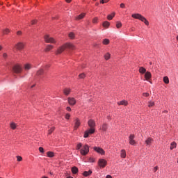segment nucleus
Instances as JSON below:
<instances>
[{"label": "nucleus", "instance_id": "nucleus-1", "mask_svg": "<svg viewBox=\"0 0 178 178\" xmlns=\"http://www.w3.org/2000/svg\"><path fill=\"white\" fill-rule=\"evenodd\" d=\"M132 17L134 19H138V20H140L141 22H143L146 26H149V22L144 16L141 15V14H133Z\"/></svg>", "mask_w": 178, "mask_h": 178}, {"label": "nucleus", "instance_id": "nucleus-2", "mask_svg": "<svg viewBox=\"0 0 178 178\" xmlns=\"http://www.w3.org/2000/svg\"><path fill=\"white\" fill-rule=\"evenodd\" d=\"M44 38L45 42L47 44H56V40L54 38L49 36V35H44Z\"/></svg>", "mask_w": 178, "mask_h": 178}, {"label": "nucleus", "instance_id": "nucleus-3", "mask_svg": "<svg viewBox=\"0 0 178 178\" xmlns=\"http://www.w3.org/2000/svg\"><path fill=\"white\" fill-rule=\"evenodd\" d=\"M80 152L83 156L87 155V154L90 152V147L88 146V145H83V147L81 149Z\"/></svg>", "mask_w": 178, "mask_h": 178}, {"label": "nucleus", "instance_id": "nucleus-4", "mask_svg": "<svg viewBox=\"0 0 178 178\" xmlns=\"http://www.w3.org/2000/svg\"><path fill=\"white\" fill-rule=\"evenodd\" d=\"M22 66H20V65L19 64H17L13 67V72L14 73H17V74L22 73Z\"/></svg>", "mask_w": 178, "mask_h": 178}, {"label": "nucleus", "instance_id": "nucleus-5", "mask_svg": "<svg viewBox=\"0 0 178 178\" xmlns=\"http://www.w3.org/2000/svg\"><path fill=\"white\" fill-rule=\"evenodd\" d=\"M108 162L106 161V160L104 159H99L98 161V165L100 168H102V169H104V168H105V166H106Z\"/></svg>", "mask_w": 178, "mask_h": 178}, {"label": "nucleus", "instance_id": "nucleus-6", "mask_svg": "<svg viewBox=\"0 0 178 178\" xmlns=\"http://www.w3.org/2000/svg\"><path fill=\"white\" fill-rule=\"evenodd\" d=\"M94 133H95V128H90L84 132L83 137L84 138H87L89 134H94Z\"/></svg>", "mask_w": 178, "mask_h": 178}, {"label": "nucleus", "instance_id": "nucleus-7", "mask_svg": "<svg viewBox=\"0 0 178 178\" xmlns=\"http://www.w3.org/2000/svg\"><path fill=\"white\" fill-rule=\"evenodd\" d=\"M93 149L94 151L97 152V154H101V155H105V151L104 150V149L99 147H94Z\"/></svg>", "mask_w": 178, "mask_h": 178}, {"label": "nucleus", "instance_id": "nucleus-8", "mask_svg": "<svg viewBox=\"0 0 178 178\" xmlns=\"http://www.w3.org/2000/svg\"><path fill=\"white\" fill-rule=\"evenodd\" d=\"M15 48L18 51H22L24 48V44L22 42H19L15 46Z\"/></svg>", "mask_w": 178, "mask_h": 178}, {"label": "nucleus", "instance_id": "nucleus-9", "mask_svg": "<svg viewBox=\"0 0 178 178\" xmlns=\"http://www.w3.org/2000/svg\"><path fill=\"white\" fill-rule=\"evenodd\" d=\"M65 49H66V47L65 46V44L58 47L57 49V51H56V55H60V54H62V52H63V51H65Z\"/></svg>", "mask_w": 178, "mask_h": 178}, {"label": "nucleus", "instance_id": "nucleus-10", "mask_svg": "<svg viewBox=\"0 0 178 178\" xmlns=\"http://www.w3.org/2000/svg\"><path fill=\"white\" fill-rule=\"evenodd\" d=\"M136 136H134V134H131L129 136V144L131 145H134V144H136V140H134Z\"/></svg>", "mask_w": 178, "mask_h": 178}, {"label": "nucleus", "instance_id": "nucleus-11", "mask_svg": "<svg viewBox=\"0 0 178 178\" xmlns=\"http://www.w3.org/2000/svg\"><path fill=\"white\" fill-rule=\"evenodd\" d=\"M64 45L65 48H67L68 49H72V51L76 49V46H74L73 43H66Z\"/></svg>", "mask_w": 178, "mask_h": 178}, {"label": "nucleus", "instance_id": "nucleus-12", "mask_svg": "<svg viewBox=\"0 0 178 178\" xmlns=\"http://www.w3.org/2000/svg\"><path fill=\"white\" fill-rule=\"evenodd\" d=\"M67 102L70 105H72V106L76 105V99L73 97H68Z\"/></svg>", "mask_w": 178, "mask_h": 178}, {"label": "nucleus", "instance_id": "nucleus-13", "mask_svg": "<svg viewBox=\"0 0 178 178\" xmlns=\"http://www.w3.org/2000/svg\"><path fill=\"white\" fill-rule=\"evenodd\" d=\"M89 127L95 129V121L94 120H89L88 122Z\"/></svg>", "mask_w": 178, "mask_h": 178}, {"label": "nucleus", "instance_id": "nucleus-14", "mask_svg": "<svg viewBox=\"0 0 178 178\" xmlns=\"http://www.w3.org/2000/svg\"><path fill=\"white\" fill-rule=\"evenodd\" d=\"M154 143V139L152 138H147L145 140L146 145H148L149 147L151 146V144Z\"/></svg>", "mask_w": 178, "mask_h": 178}, {"label": "nucleus", "instance_id": "nucleus-15", "mask_svg": "<svg viewBox=\"0 0 178 178\" xmlns=\"http://www.w3.org/2000/svg\"><path fill=\"white\" fill-rule=\"evenodd\" d=\"M151 77H152V75L151 74L150 72H145V80H147V81H148V80H149V79H151Z\"/></svg>", "mask_w": 178, "mask_h": 178}, {"label": "nucleus", "instance_id": "nucleus-16", "mask_svg": "<svg viewBox=\"0 0 178 178\" xmlns=\"http://www.w3.org/2000/svg\"><path fill=\"white\" fill-rule=\"evenodd\" d=\"M80 120L76 119L75 120V124H74V130H77V129H79V127H80Z\"/></svg>", "mask_w": 178, "mask_h": 178}, {"label": "nucleus", "instance_id": "nucleus-17", "mask_svg": "<svg viewBox=\"0 0 178 178\" xmlns=\"http://www.w3.org/2000/svg\"><path fill=\"white\" fill-rule=\"evenodd\" d=\"M33 67V65L30 63H26L24 65V70H30Z\"/></svg>", "mask_w": 178, "mask_h": 178}, {"label": "nucleus", "instance_id": "nucleus-18", "mask_svg": "<svg viewBox=\"0 0 178 178\" xmlns=\"http://www.w3.org/2000/svg\"><path fill=\"white\" fill-rule=\"evenodd\" d=\"M54 47L51 44H48L44 49V52H49L51 49H53Z\"/></svg>", "mask_w": 178, "mask_h": 178}, {"label": "nucleus", "instance_id": "nucleus-19", "mask_svg": "<svg viewBox=\"0 0 178 178\" xmlns=\"http://www.w3.org/2000/svg\"><path fill=\"white\" fill-rule=\"evenodd\" d=\"M72 172L73 173V175H77V173H79V168H77V167H72Z\"/></svg>", "mask_w": 178, "mask_h": 178}, {"label": "nucleus", "instance_id": "nucleus-20", "mask_svg": "<svg viewBox=\"0 0 178 178\" xmlns=\"http://www.w3.org/2000/svg\"><path fill=\"white\" fill-rule=\"evenodd\" d=\"M86 16V13H81L78 17H76V20H81V19H84Z\"/></svg>", "mask_w": 178, "mask_h": 178}, {"label": "nucleus", "instance_id": "nucleus-21", "mask_svg": "<svg viewBox=\"0 0 178 178\" xmlns=\"http://www.w3.org/2000/svg\"><path fill=\"white\" fill-rule=\"evenodd\" d=\"M146 72H147V70L144 68V67H140L139 68V73H140L141 74H144Z\"/></svg>", "mask_w": 178, "mask_h": 178}, {"label": "nucleus", "instance_id": "nucleus-22", "mask_svg": "<svg viewBox=\"0 0 178 178\" xmlns=\"http://www.w3.org/2000/svg\"><path fill=\"white\" fill-rule=\"evenodd\" d=\"M128 104H129V103H128L127 101H126V100H122V101H121V102H118V105H124V106H127Z\"/></svg>", "mask_w": 178, "mask_h": 178}, {"label": "nucleus", "instance_id": "nucleus-23", "mask_svg": "<svg viewBox=\"0 0 178 178\" xmlns=\"http://www.w3.org/2000/svg\"><path fill=\"white\" fill-rule=\"evenodd\" d=\"M44 74V69L40 68L37 72H36V76H41Z\"/></svg>", "mask_w": 178, "mask_h": 178}, {"label": "nucleus", "instance_id": "nucleus-24", "mask_svg": "<svg viewBox=\"0 0 178 178\" xmlns=\"http://www.w3.org/2000/svg\"><path fill=\"white\" fill-rule=\"evenodd\" d=\"M176 147H177V144L176 143V142H172L170 144V149H175V148H176Z\"/></svg>", "mask_w": 178, "mask_h": 178}, {"label": "nucleus", "instance_id": "nucleus-25", "mask_svg": "<svg viewBox=\"0 0 178 178\" xmlns=\"http://www.w3.org/2000/svg\"><path fill=\"white\" fill-rule=\"evenodd\" d=\"M92 173V171L89 170V171H85L83 173V175L85 176V177H87L88 176H90Z\"/></svg>", "mask_w": 178, "mask_h": 178}, {"label": "nucleus", "instance_id": "nucleus-26", "mask_svg": "<svg viewBox=\"0 0 178 178\" xmlns=\"http://www.w3.org/2000/svg\"><path fill=\"white\" fill-rule=\"evenodd\" d=\"M102 130L103 131H106V130H108V124L104 123L102 125Z\"/></svg>", "mask_w": 178, "mask_h": 178}, {"label": "nucleus", "instance_id": "nucleus-27", "mask_svg": "<svg viewBox=\"0 0 178 178\" xmlns=\"http://www.w3.org/2000/svg\"><path fill=\"white\" fill-rule=\"evenodd\" d=\"M121 158H126V150L122 149L120 152Z\"/></svg>", "mask_w": 178, "mask_h": 178}, {"label": "nucleus", "instance_id": "nucleus-28", "mask_svg": "<svg viewBox=\"0 0 178 178\" xmlns=\"http://www.w3.org/2000/svg\"><path fill=\"white\" fill-rule=\"evenodd\" d=\"M102 25H103V27L108 29V27H109V26H111V24L109 23V22L106 21V22H103Z\"/></svg>", "mask_w": 178, "mask_h": 178}, {"label": "nucleus", "instance_id": "nucleus-29", "mask_svg": "<svg viewBox=\"0 0 178 178\" xmlns=\"http://www.w3.org/2000/svg\"><path fill=\"white\" fill-rule=\"evenodd\" d=\"M63 93L65 94V95H69V94H70V88H65L63 90Z\"/></svg>", "mask_w": 178, "mask_h": 178}, {"label": "nucleus", "instance_id": "nucleus-30", "mask_svg": "<svg viewBox=\"0 0 178 178\" xmlns=\"http://www.w3.org/2000/svg\"><path fill=\"white\" fill-rule=\"evenodd\" d=\"M47 156L49 157V158H54V152H47Z\"/></svg>", "mask_w": 178, "mask_h": 178}, {"label": "nucleus", "instance_id": "nucleus-31", "mask_svg": "<svg viewBox=\"0 0 178 178\" xmlns=\"http://www.w3.org/2000/svg\"><path fill=\"white\" fill-rule=\"evenodd\" d=\"M115 13H113L112 15H108L107 16L108 20H112L113 19V17H115Z\"/></svg>", "mask_w": 178, "mask_h": 178}, {"label": "nucleus", "instance_id": "nucleus-32", "mask_svg": "<svg viewBox=\"0 0 178 178\" xmlns=\"http://www.w3.org/2000/svg\"><path fill=\"white\" fill-rule=\"evenodd\" d=\"M16 127H17V125L16 124V123H15V122H11L10 123V128L13 130H15L16 129Z\"/></svg>", "mask_w": 178, "mask_h": 178}, {"label": "nucleus", "instance_id": "nucleus-33", "mask_svg": "<svg viewBox=\"0 0 178 178\" xmlns=\"http://www.w3.org/2000/svg\"><path fill=\"white\" fill-rule=\"evenodd\" d=\"M9 33H10V30L9 29H6L3 30V35L9 34Z\"/></svg>", "mask_w": 178, "mask_h": 178}, {"label": "nucleus", "instance_id": "nucleus-34", "mask_svg": "<svg viewBox=\"0 0 178 178\" xmlns=\"http://www.w3.org/2000/svg\"><path fill=\"white\" fill-rule=\"evenodd\" d=\"M104 58L106 59V60H108V59H111V54L106 53L104 55Z\"/></svg>", "mask_w": 178, "mask_h": 178}, {"label": "nucleus", "instance_id": "nucleus-35", "mask_svg": "<svg viewBox=\"0 0 178 178\" xmlns=\"http://www.w3.org/2000/svg\"><path fill=\"white\" fill-rule=\"evenodd\" d=\"M148 104H148L149 108H152V106H155V102L152 101H149Z\"/></svg>", "mask_w": 178, "mask_h": 178}, {"label": "nucleus", "instance_id": "nucleus-36", "mask_svg": "<svg viewBox=\"0 0 178 178\" xmlns=\"http://www.w3.org/2000/svg\"><path fill=\"white\" fill-rule=\"evenodd\" d=\"M109 42H110L109 39H104L103 40V42H102L104 45H108Z\"/></svg>", "mask_w": 178, "mask_h": 178}, {"label": "nucleus", "instance_id": "nucleus-37", "mask_svg": "<svg viewBox=\"0 0 178 178\" xmlns=\"http://www.w3.org/2000/svg\"><path fill=\"white\" fill-rule=\"evenodd\" d=\"M68 35L71 40H74L75 35L73 32L70 33Z\"/></svg>", "mask_w": 178, "mask_h": 178}, {"label": "nucleus", "instance_id": "nucleus-38", "mask_svg": "<svg viewBox=\"0 0 178 178\" xmlns=\"http://www.w3.org/2000/svg\"><path fill=\"white\" fill-rule=\"evenodd\" d=\"M163 81L165 84H169V78L168 76H164Z\"/></svg>", "mask_w": 178, "mask_h": 178}, {"label": "nucleus", "instance_id": "nucleus-39", "mask_svg": "<svg viewBox=\"0 0 178 178\" xmlns=\"http://www.w3.org/2000/svg\"><path fill=\"white\" fill-rule=\"evenodd\" d=\"M116 27H117V29H120V27H122V22H116Z\"/></svg>", "mask_w": 178, "mask_h": 178}, {"label": "nucleus", "instance_id": "nucleus-40", "mask_svg": "<svg viewBox=\"0 0 178 178\" xmlns=\"http://www.w3.org/2000/svg\"><path fill=\"white\" fill-rule=\"evenodd\" d=\"M55 130V127H51L49 130V133L48 134H52V132Z\"/></svg>", "mask_w": 178, "mask_h": 178}, {"label": "nucleus", "instance_id": "nucleus-41", "mask_svg": "<svg viewBox=\"0 0 178 178\" xmlns=\"http://www.w3.org/2000/svg\"><path fill=\"white\" fill-rule=\"evenodd\" d=\"M88 162H90V163H92L95 162V159L90 157V158L89 159Z\"/></svg>", "mask_w": 178, "mask_h": 178}, {"label": "nucleus", "instance_id": "nucleus-42", "mask_svg": "<svg viewBox=\"0 0 178 178\" xmlns=\"http://www.w3.org/2000/svg\"><path fill=\"white\" fill-rule=\"evenodd\" d=\"M17 158L18 162H22V161H23V158H22V156H17Z\"/></svg>", "mask_w": 178, "mask_h": 178}, {"label": "nucleus", "instance_id": "nucleus-43", "mask_svg": "<svg viewBox=\"0 0 178 178\" xmlns=\"http://www.w3.org/2000/svg\"><path fill=\"white\" fill-rule=\"evenodd\" d=\"M84 77H86V74L82 73V74H79V78L80 79H84Z\"/></svg>", "mask_w": 178, "mask_h": 178}, {"label": "nucleus", "instance_id": "nucleus-44", "mask_svg": "<svg viewBox=\"0 0 178 178\" xmlns=\"http://www.w3.org/2000/svg\"><path fill=\"white\" fill-rule=\"evenodd\" d=\"M92 23L95 24V23H98V18L95 17L92 19Z\"/></svg>", "mask_w": 178, "mask_h": 178}, {"label": "nucleus", "instance_id": "nucleus-45", "mask_svg": "<svg viewBox=\"0 0 178 178\" xmlns=\"http://www.w3.org/2000/svg\"><path fill=\"white\" fill-rule=\"evenodd\" d=\"M83 145H81V143H79L76 146V149H80V148H81Z\"/></svg>", "mask_w": 178, "mask_h": 178}, {"label": "nucleus", "instance_id": "nucleus-46", "mask_svg": "<svg viewBox=\"0 0 178 178\" xmlns=\"http://www.w3.org/2000/svg\"><path fill=\"white\" fill-rule=\"evenodd\" d=\"M39 151H40V152H41L42 154H44V148H43V147H39Z\"/></svg>", "mask_w": 178, "mask_h": 178}, {"label": "nucleus", "instance_id": "nucleus-47", "mask_svg": "<svg viewBox=\"0 0 178 178\" xmlns=\"http://www.w3.org/2000/svg\"><path fill=\"white\" fill-rule=\"evenodd\" d=\"M143 97H149V93H147V92H144L143 94Z\"/></svg>", "mask_w": 178, "mask_h": 178}, {"label": "nucleus", "instance_id": "nucleus-48", "mask_svg": "<svg viewBox=\"0 0 178 178\" xmlns=\"http://www.w3.org/2000/svg\"><path fill=\"white\" fill-rule=\"evenodd\" d=\"M65 119H70V114L67 113V114L65 115Z\"/></svg>", "mask_w": 178, "mask_h": 178}, {"label": "nucleus", "instance_id": "nucleus-49", "mask_svg": "<svg viewBox=\"0 0 178 178\" xmlns=\"http://www.w3.org/2000/svg\"><path fill=\"white\" fill-rule=\"evenodd\" d=\"M3 58H4V59H6L8 58V54L6 53H4L3 54Z\"/></svg>", "mask_w": 178, "mask_h": 178}, {"label": "nucleus", "instance_id": "nucleus-50", "mask_svg": "<svg viewBox=\"0 0 178 178\" xmlns=\"http://www.w3.org/2000/svg\"><path fill=\"white\" fill-rule=\"evenodd\" d=\"M35 23H37V20L33 19L31 21V24H35Z\"/></svg>", "mask_w": 178, "mask_h": 178}, {"label": "nucleus", "instance_id": "nucleus-51", "mask_svg": "<svg viewBox=\"0 0 178 178\" xmlns=\"http://www.w3.org/2000/svg\"><path fill=\"white\" fill-rule=\"evenodd\" d=\"M66 110H67L68 112H70V111H72V108H71L70 107L67 106V107L66 108Z\"/></svg>", "mask_w": 178, "mask_h": 178}, {"label": "nucleus", "instance_id": "nucleus-52", "mask_svg": "<svg viewBox=\"0 0 178 178\" xmlns=\"http://www.w3.org/2000/svg\"><path fill=\"white\" fill-rule=\"evenodd\" d=\"M120 8H125L124 3H122L120 4Z\"/></svg>", "mask_w": 178, "mask_h": 178}, {"label": "nucleus", "instance_id": "nucleus-53", "mask_svg": "<svg viewBox=\"0 0 178 178\" xmlns=\"http://www.w3.org/2000/svg\"><path fill=\"white\" fill-rule=\"evenodd\" d=\"M153 170H154V172L155 173V172H156V170H158V166L154 167Z\"/></svg>", "mask_w": 178, "mask_h": 178}, {"label": "nucleus", "instance_id": "nucleus-54", "mask_svg": "<svg viewBox=\"0 0 178 178\" xmlns=\"http://www.w3.org/2000/svg\"><path fill=\"white\" fill-rule=\"evenodd\" d=\"M17 35H22V31H19L17 32Z\"/></svg>", "mask_w": 178, "mask_h": 178}, {"label": "nucleus", "instance_id": "nucleus-55", "mask_svg": "<svg viewBox=\"0 0 178 178\" xmlns=\"http://www.w3.org/2000/svg\"><path fill=\"white\" fill-rule=\"evenodd\" d=\"M100 3H105V0H101Z\"/></svg>", "mask_w": 178, "mask_h": 178}, {"label": "nucleus", "instance_id": "nucleus-56", "mask_svg": "<svg viewBox=\"0 0 178 178\" xmlns=\"http://www.w3.org/2000/svg\"><path fill=\"white\" fill-rule=\"evenodd\" d=\"M66 2H67V3H70V2H72V0H65Z\"/></svg>", "mask_w": 178, "mask_h": 178}, {"label": "nucleus", "instance_id": "nucleus-57", "mask_svg": "<svg viewBox=\"0 0 178 178\" xmlns=\"http://www.w3.org/2000/svg\"><path fill=\"white\" fill-rule=\"evenodd\" d=\"M106 178H112V176H111V175H107V176L106 177Z\"/></svg>", "mask_w": 178, "mask_h": 178}, {"label": "nucleus", "instance_id": "nucleus-58", "mask_svg": "<svg viewBox=\"0 0 178 178\" xmlns=\"http://www.w3.org/2000/svg\"><path fill=\"white\" fill-rule=\"evenodd\" d=\"M104 2L106 3L107 2H109V0H104Z\"/></svg>", "mask_w": 178, "mask_h": 178}, {"label": "nucleus", "instance_id": "nucleus-59", "mask_svg": "<svg viewBox=\"0 0 178 178\" xmlns=\"http://www.w3.org/2000/svg\"><path fill=\"white\" fill-rule=\"evenodd\" d=\"M99 5V3H96V6H98Z\"/></svg>", "mask_w": 178, "mask_h": 178}, {"label": "nucleus", "instance_id": "nucleus-60", "mask_svg": "<svg viewBox=\"0 0 178 178\" xmlns=\"http://www.w3.org/2000/svg\"><path fill=\"white\" fill-rule=\"evenodd\" d=\"M42 178H48V177L46 176H44V177H42Z\"/></svg>", "mask_w": 178, "mask_h": 178}, {"label": "nucleus", "instance_id": "nucleus-61", "mask_svg": "<svg viewBox=\"0 0 178 178\" xmlns=\"http://www.w3.org/2000/svg\"><path fill=\"white\" fill-rule=\"evenodd\" d=\"M45 67H49V65H47L45 66Z\"/></svg>", "mask_w": 178, "mask_h": 178}, {"label": "nucleus", "instance_id": "nucleus-62", "mask_svg": "<svg viewBox=\"0 0 178 178\" xmlns=\"http://www.w3.org/2000/svg\"><path fill=\"white\" fill-rule=\"evenodd\" d=\"M2 49V46H0V51Z\"/></svg>", "mask_w": 178, "mask_h": 178}, {"label": "nucleus", "instance_id": "nucleus-63", "mask_svg": "<svg viewBox=\"0 0 178 178\" xmlns=\"http://www.w3.org/2000/svg\"><path fill=\"white\" fill-rule=\"evenodd\" d=\"M34 87V85H33L32 86H31V88H33Z\"/></svg>", "mask_w": 178, "mask_h": 178}, {"label": "nucleus", "instance_id": "nucleus-64", "mask_svg": "<svg viewBox=\"0 0 178 178\" xmlns=\"http://www.w3.org/2000/svg\"><path fill=\"white\" fill-rule=\"evenodd\" d=\"M50 175H52V172H50Z\"/></svg>", "mask_w": 178, "mask_h": 178}]
</instances>
